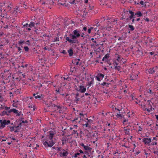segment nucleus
I'll use <instances>...</instances> for the list:
<instances>
[{"mask_svg": "<svg viewBox=\"0 0 158 158\" xmlns=\"http://www.w3.org/2000/svg\"><path fill=\"white\" fill-rule=\"evenodd\" d=\"M113 64H114V67H115V66H116V65L117 66V65L118 64V62L115 61H114V62Z\"/></svg>", "mask_w": 158, "mask_h": 158, "instance_id": "obj_58", "label": "nucleus"}, {"mask_svg": "<svg viewBox=\"0 0 158 158\" xmlns=\"http://www.w3.org/2000/svg\"><path fill=\"white\" fill-rule=\"evenodd\" d=\"M61 53H63L64 54H67V52L65 50H63L62 52H61Z\"/></svg>", "mask_w": 158, "mask_h": 158, "instance_id": "obj_64", "label": "nucleus"}, {"mask_svg": "<svg viewBox=\"0 0 158 158\" xmlns=\"http://www.w3.org/2000/svg\"><path fill=\"white\" fill-rule=\"evenodd\" d=\"M10 107H7V106H5L4 107V109H5V110H6V111H8V110H9V109H10Z\"/></svg>", "mask_w": 158, "mask_h": 158, "instance_id": "obj_46", "label": "nucleus"}, {"mask_svg": "<svg viewBox=\"0 0 158 158\" xmlns=\"http://www.w3.org/2000/svg\"><path fill=\"white\" fill-rule=\"evenodd\" d=\"M1 17H2V18H1V22L2 23H5V21L6 20L7 17V14H6V15H3L1 14Z\"/></svg>", "mask_w": 158, "mask_h": 158, "instance_id": "obj_7", "label": "nucleus"}, {"mask_svg": "<svg viewBox=\"0 0 158 158\" xmlns=\"http://www.w3.org/2000/svg\"><path fill=\"white\" fill-rule=\"evenodd\" d=\"M137 52L139 55L140 56H142L143 55V52L139 49L137 51Z\"/></svg>", "mask_w": 158, "mask_h": 158, "instance_id": "obj_29", "label": "nucleus"}, {"mask_svg": "<svg viewBox=\"0 0 158 158\" xmlns=\"http://www.w3.org/2000/svg\"><path fill=\"white\" fill-rule=\"evenodd\" d=\"M148 40H146L145 41V43L146 45H148L149 44L150 45H151L152 47V45H151V44L153 42V40L152 39H149L148 38H147Z\"/></svg>", "mask_w": 158, "mask_h": 158, "instance_id": "obj_8", "label": "nucleus"}, {"mask_svg": "<svg viewBox=\"0 0 158 158\" xmlns=\"http://www.w3.org/2000/svg\"><path fill=\"white\" fill-rule=\"evenodd\" d=\"M15 47L18 48V52H19V53L21 52L22 49L20 47H18L17 44L15 46Z\"/></svg>", "mask_w": 158, "mask_h": 158, "instance_id": "obj_28", "label": "nucleus"}, {"mask_svg": "<svg viewBox=\"0 0 158 158\" xmlns=\"http://www.w3.org/2000/svg\"><path fill=\"white\" fill-rule=\"evenodd\" d=\"M80 36H81L82 37H84V34L82 32H81V31H80Z\"/></svg>", "mask_w": 158, "mask_h": 158, "instance_id": "obj_60", "label": "nucleus"}, {"mask_svg": "<svg viewBox=\"0 0 158 158\" xmlns=\"http://www.w3.org/2000/svg\"><path fill=\"white\" fill-rule=\"evenodd\" d=\"M116 115L118 118H120L121 119L123 118V119H124V118L122 114H121L120 112H119V114H117V115Z\"/></svg>", "mask_w": 158, "mask_h": 158, "instance_id": "obj_18", "label": "nucleus"}, {"mask_svg": "<svg viewBox=\"0 0 158 158\" xmlns=\"http://www.w3.org/2000/svg\"><path fill=\"white\" fill-rule=\"evenodd\" d=\"M59 41V38L58 37H56V38H55L54 39L53 41L54 42H55L56 41Z\"/></svg>", "mask_w": 158, "mask_h": 158, "instance_id": "obj_55", "label": "nucleus"}, {"mask_svg": "<svg viewBox=\"0 0 158 158\" xmlns=\"http://www.w3.org/2000/svg\"><path fill=\"white\" fill-rule=\"evenodd\" d=\"M128 122V120L126 119H124L123 121V123L124 124H126L127 122Z\"/></svg>", "mask_w": 158, "mask_h": 158, "instance_id": "obj_48", "label": "nucleus"}, {"mask_svg": "<svg viewBox=\"0 0 158 158\" xmlns=\"http://www.w3.org/2000/svg\"><path fill=\"white\" fill-rule=\"evenodd\" d=\"M129 13L131 14V15L129 17V19L131 20L133 18H135V15L134 14V13L131 10H130L129 11Z\"/></svg>", "mask_w": 158, "mask_h": 158, "instance_id": "obj_12", "label": "nucleus"}, {"mask_svg": "<svg viewBox=\"0 0 158 158\" xmlns=\"http://www.w3.org/2000/svg\"><path fill=\"white\" fill-rule=\"evenodd\" d=\"M106 85H108V84L107 83H106L105 82H103V83L101 84V85H102V86H105Z\"/></svg>", "mask_w": 158, "mask_h": 158, "instance_id": "obj_54", "label": "nucleus"}, {"mask_svg": "<svg viewBox=\"0 0 158 158\" xmlns=\"http://www.w3.org/2000/svg\"><path fill=\"white\" fill-rule=\"evenodd\" d=\"M142 141L146 145H150V143L152 142V139L150 138H145L143 139Z\"/></svg>", "mask_w": 158, "mask_h": 158, "instance_id": "obj_5", "label": "nucleus"}, {"mask_svg": "<svg viewBox=\"0 0 158 158\" xmlns=\"http://www.w3.org/2000/svg\"><path fill=\"white\" fill-rule=\"evenodd\" d=\"M124 131H126L130 130V129L128 128L127 127H124Z\"/></svg>", "mask_w": 158, "mask_h": 158, "instance_id": "obj_49", "label": "nucleus"}, {"mask_svg": "<svg viewBox=\"0 0 158 158\" xmlns=\"http://www.w3.org/2000/svg\"><path fill=\"white\" fill-rule=\"evenodd\" d=\"M77 131L75 130H73V131L72 133V135H73V134H77Z\"/></svg>", "mask_w": 158, "mask_h": 158, "instance_id": "obj_53", "label": "nucleus"}, {"mask_svg": "<svg viewBox=\"0 0 158 158\" xmlns=\"http://www.w3.org/2000/svg\"><path fill=\"white\" fill-rule=\"evenodd\" d=\"M59 111V113L60 114H61L63 113V109L62 108V107H61V108H60V109H59V110H58Z\"/></svg>", "mask_w": 158, "mask_h": 158, "instance_id": "obj_39", "label": "nucleus"}, {"mask_svg": "<svg viewBox=\"0 0 158 158\" xmlns=\"http://www.w3.org/2000/svg\"><path fill=\"white\" fill-rule=\"evenodd\" d=\"M5 106L4 105H2L1 106V107H0V109L1 110L2 109H4V107Z\"/></svg>", "mask_w": 158, "mask_h": 158, "instance_id": "obj_61", "label": "nucleus"}, {"mask_svg": "<svg viewBox=\"0 0 158 158\" xmlns=\"http://www.w3.org/2000/svg\"><path fill=\"white\" fill-rule=\"evenodd\" d=\"M97 76H98V77H99L101 79L103 78L104 76V74L101 73H98Z\"/></svg>", "mask_w": 158, "mask_h": 158, "instance_id": "obj_25", "label": "nucleus"}, {"mask_svg": "<svg viewBox=\"0 0 158 158\" xmlns=\"http://www.w3.org/2000/svg\"><path fill=\"white\" fill-rule=\"evenodd\" d=\"M128 27L129 28V30L131 31H133L135 29V28L133 26L131 25H129Z\"/></svg>", "mask_w": 158, "mask_h": 158, "instance_id": "obj_21", "label": "nucleus"}, {"mask_svg": "<svg viewBox=\"0 0 158 158\" xmlns=\"http://www.w3.org/2000/svg\"><path fill=\"white\" fill-rule=\"evenodd\" d=\"M28 107L29 108H33V110L34 111L35 110V108L34 107V105H31L28 106Z\"/></svg>", "mask_w": 158, "mask_h": 158, "instance_id": "obj_44", "label": "nucleus"}, {"mask_svg": "<svg viewBox=\"0 0 158 158\" xmlns=\"http://www.w3.org/2000/svg\"><path fill=\"white\" fill-rule=\"evenodd\" d=\"M56 93H57V94H60V89L59 88L58 89H56Z\"/></svg>", "mask_w": 158, "mask_h": 158, "instance_id": "obj_63", "label": "nucleus"}, {"mask_svg": "<svg viewBox=\"0 0 158 158\" xmlns=\"http://www.w3.org/2000/svg\"><path fill=\"white\" fill-rule=\"evenodd\" d=\"M80 59H75L74 61L76 62V65L79 64V65H80L81 64V63H79V61H80Z\"/></svg>", "mask_w": 158, "mask_h": 158, "instance_id": "obj_22", "label": "nucleus"}, {"mask_svg": "<svg viewBox=\"0 0 158 158\" xmlns=\"http://www.w3.org/2000/svg\"><path fill=\"white\" fill-rule=\"evenodd\" d=\"M84 148L85 150L89 151H90L92 150V148L89 147L88 146H85Z\"/></svg>", "mask_w": 158, "mask_h": 158, "instance_id": "obj_20", "label": "nucleus"}, {"mask_svg": "<svg viewBox=\"0 0 158 158\" xmlns=\"http://www.w3.org/2000/svg\"><path fill=\"white\" fill-rule=\"evenodd\" d=\"M92 94L90 92H89L88 93H86L85 94V96H88V95H91Z\"/></svg>", "mask_w": 158, "mask_h": 158, "instance_id": "obj_50", "label": "nucleus"}, {"mask_svg": "<svg viewBox=\"0 0 158 158\" xmlns=\"http://www.w3.org/2000/svg\"><path fill=\"white\" fill-rule=\"evenodd\" d=\"M96 77L98 81H100L101 79L98 76H97Z\"/></svg>", "mask_w": 158, "mask_h": 158, "instance_id": "obj_59", "label": "nucleus"}, {"mask_svg": "<svg viewBox=\"0 0 158 158\" xmlns=\"http://www.w3.org/2000/svg\"><path fill=\"white\" fill-rule=\"evenodd\" d=\"M86 120L87 121V122L89 123H91L93 122V120L91 119H89L88 118H86Z\"/></svg>", "mask_w": 158, "mask_h": 158, "instance_id": "obj_51", "label": "nucleus"}, {"mask_svg": "<svg viewBox=\"0 0 158 158\" xmlns=\"http://www.w3.org/2000/svg\"><path fill=\"white\" fill-rule=\"evenodd\" d=\"M94 38L95 39V40L94 41V42L95 44H96L97 41L98 40L97 38L96 37V35H94Z\"/></svg>", "mask_w": 158, "mask_h": 158, "instance_id": "obj_47", "label": "nucleus"}, {"mask_svg": "<svg viewBox=\"0 0 158 158\" xmlns=\"http://www.w3.org/2000/svg\"><path fill=\"white\" fill-rule=\"evenodd\" d=\"M35 23L33 22H31L28 25V27L30 28H31L34 26Z\"/></svg>", "mask_w": 158, "mask_h": 158, "instance_id": "obj_19", "label": "nucleus"}, {"mask_svg": "<svg viewBox=\"0 0 158 158\" xmlns=\"http://www.w3.org/2000/svg\"><path fill=\"white\" fill-rule=\"evenodd\" d=\"M128 11L126 10V11L124 12V13H123L122 14V19H124L126 18V15H128Z\"/></svg>", "mask_w": 158, "mask_h": 158, "instance_id": "obj_17", "label": "nucleus"}, {"mask_svg": "<svg viewBox=\"0 0 158 158\" xmlns=\"http://www.w3.org/2000/svg\"><path fill=\"white\" fill-rule=\"evenodd\" d=\"M24 48L26 52H28L29 51V49L27 46L24 47Z\"/></svg>", "mask_w": 158, "mask_h": 158, "instance_id": "obj_42", "label": "nucleus"}, {"mask_svg": "<svg viewBox=\"0 0 158 158\" xmlns=\"http://www.w3.org/2000/svg\"><path fill=\"white\" fill-rule=\"evenodd\" d=\"M109 56V54L108 53L106 54L105 56H104L105 58L107 60Z\"/></svg>", "mask_w": 158, "mask_h": 158, "instance_id": "obj_41", "label": "nucleus"}, {"mask_svg": "<svg viewBox=\"0 0 158 158\" xmlns=\"http://www.w3.org/2000/svg\"><path fill=\"white\" fill-rule=\"evenodd\" d=\"M23 118H21L20 119V120L22 122V123H28V121L27 120H26L25 121H24L23 120Z\"/></svg>", "mask_w": 158, "mask_h": 158, "instance_id": "obj_35", "label": "nucleus"}, {"mask_svg": "<svg viewBox=\"0 0 158 158\" xmlns=\"http://www.w3.org/2000/svg\"><path fill=\"white\" fill-rule=\"evenodd\" d=\"M18 110H16V109L15 108L12 109H10L8 110V112H10V113L11 112H13L15 114H16L18 113Z\"/></svg>", "mask_w": 158, "mask_h": 158, "instance_id": "obj_15", "label": "nucleus"}, {"mask_svg": "<svg viewBox=\"0 0 158 158\" xmlns=\"http://www.w3.org/2000/svg\"><path fill=\"white\" fill-rule=\"evenodd\" d=\"M10 130L11 131H12L14 130V127H10Z\"/></svg>", "mask_w": 158, "mask_h": 158, "instance_id": "obj_62", "label": "nucleus"}, {"mask_svg": "<svg viewBox=\"0 0 158 158\" xmlns=\"http://www.w3.org/2000/svg\"><path fill=\"white\" fill-rule=\"evenodd\" d=\"M147 102H148L147 106L144 105V107L143 109L144 110H147L148 112H150L152 110V106L151 104H153V103L150 100H148Z\"/></svg>", "mask_w": 158, "mask_h": 158, "instance_id": "obj_3", "label": "nucleus"}, {"mask_svg": "<svg viewBox=\"0 0 158 158\" xmlns=\"http://www.w3.org/2000/svg\"><path fill=\"white\" fill-rule=\"evenodd\" d=\"M112 19H113L109 18L107 19V20H109V21H108V22H109L110 23H112Z\"/></svg>", "mask_w": 158, "mask_h": 158, "instance_id": "obj_52", "label": "nucleus"}, {"mask_svg": "<svg viewBox=\"0 0 158 158\" xmlns=\"http://www.w3.org/2000/svg\"><path fill=\"white\" fill-rule=\"evenodd\" d=\"M91 80L89 81L88 82V84L89 86H91V85L93 84L94 82V80L93 78H92Z\"/></svg>", "mask_w": 158, "mask_h": 158, "instance_id": "obj_23", "label": "nucleus"}, {"mask_svg": "<svg viewBox=\"0 0 158 158\" xmlns=\"http://www.w3.org/2000/svg\"><path fill=\"white\" fill-rule=\"evenodd\" d=\"M114 69L116 70H117L118 71H119L121 70V67L119 66H115L114 67Z\"/></svg>", "mask_w": 158, "mask_h": 158, "instance_id": "obj_24", "label": "nucleus"}, {"mask_svg": "<svg viewBox=\"0 0 158 158\" xmlns=\"http://www.w3.org/2000/svg\"><path fill=\"white\" fill-rule=\"evenodd\" d=\"M129 131L130 130L126 131L124 132L125 134L127 135H130V132Z\"/></svg>", "mask_w": 158, "mask_h": 158, "instance_id": "obj_40", "label": "nucleus"}, {"mask_svg": "<svg viewBox=\"0 0 158 158\" xmlns=\"http://www.w3.org/2000/svg\"><path fill=\"white\" fill-rule=\"evenodd\" d=\"M54 134L50 133L49 135H47L46 141H43V143L46 147H52L55 143V142L53 140Z\"/></svg>", "mask_w": 158, "mask_h": 158, "instance_id": "obj_2", "label": "nucleus"}, {"mask_svg": "<svg viewBox=\"0 0 158 158\" xmlns=\"http://www.w3.org/2000/svg\"><path fill=\"white\" fill-rule=\"evenodd\" d=\"M62 150L64 152H60V156L61 157L66 156L68 154V152L64 149H63Z\"/></svg>", "mask_w": 158, "mask_h": 158, "instance_id": "obj_9", "label": "nucleus"}, {"mask_svg": "<svg viewBox=\"0 0 158 158\" xmlns=\"http://www.w3.org/2000/svg\"><path fill=\"white\" fill-rule=\"evenodd\" d=\"M138 77V75L137 74H132L130 76L131 79L132 80H135L137 79Z\"/></svg>", "mask_w": 158, "mask_h": 158, "instance_id": "obj_10", "label": "nucleus"}, {"mask_svg": "<svg viewBox=\"0 0 158 158\" xmlns=\"http://www.w3.org/2000/svg\"><path fill=\"white\" fill-rule=\"evenodd\" d=\"M2 94L0 93V101H2L3 98L2 97Z\"/></svg>", "mask_w": 158, "mask_h": 158, "instance_id": "obj_57", "label": "nucleus"}, {"mask_svg": "<svg viewBox=\"0 0 158 158\" xmlns=\"http://www.w3.org/2000/svg\"><path fill=\"white\" fill-rule=\"evenodd\" d=\"M81 31L76 29L73 31L72 34L69 35V37H67L65 35L64 38L65 40L69 43L73 44L79 43V41L77 38L80 36V33Z\"/></svg>", "mask_w": 158, "mask_h": 158, "instance_id": "obj_1", "label": "nucleus"}, {"mask_svg": "<svg viewBox=\"0 0 158 158\" xmlns=\"http://www.w3.org/2000/svg\"><path fill=\"white\" fill-rule=\"evenodd\" d=\"M79 91L81 93H84L86 90V88L83 85H80L79 87Z\"/></svg>", "mask_w": 158, "mask_h": 158, "instance_id": "obj_11", "label": "nucleus"}, {"mask_svg": "<svg viewBox=\"0 0 158 158\" xmlns=\"http://www.w3.org/2000/svg\"><path fill=\"white\" fill-rule=\"evenodd\" d=\"M85 125L86 127H88L89 128H90V126L89 125V123L88 122L86 123L85 124H82L83 126H84Z\"/></svg>", "mask_w": 158, "mask_h": 158, "instance_id": "obj_31", "label": "nucleus"}, {"mask_svg": "<svg viewBox=\"0 0 158 158\" xmlns=\"http://www.w3.org/2000/svg\"><path fill=\"white\" fill-rule=\"evenodd\" d=\"M24 41L20 40L19 41H18V44L19 46L21 45L24 43Z\"/></svg>", "mask_w": 158, "mask_h": 158, "instance_id": "obj_30", "label": "nucleus"}, {"mask_svg": "<svg viewBox=\"0 0 158 158\" xmlns=\"http://www.w3.org/2000/svg\"><path fill=\"white\" fill-rule=\"evenodd\" d=\"M33 96L35 97L36 99L40 98L42 97V95H38V93L37 92L36 94H33Z\"/></svg>", "mask_w": 158, "mask_h": 158, "instance_id": "obj_14", "label": "nucleus"}, {"mask_svg": "<svg viewBox=\"0 0 158 158\" xmlns=\"http://www.w3.org/2000/svg\"><path fill=\"white\" fill-rule=\"evenodd\" d=\"M97 21V23L96 24H95L94 25V26H96L97 27H98L100 26V24L99 23V22L98 21V20H96Z\"/></svg>", "mask_w": 158, "mask_h": 158, "instance_id": "obj_38", "label": "nucleus"}, {"mask_svg": "<svg viewBox=\"0 0 158 158\" xmlns=\"http://www.w3.org/2000/svg\"><path fill=\"white\" fill-rule=\"evenodd\" d=\"M157 144V143L156 142H152L151 144H150V145H156Z\"/></svg>", "mask_w": 158, "mask_h": 158, "instance_id": "obj_56", "label": "nucleus"}, {"mask_svg": "<svg viewBox=\"0 0 158 158\" xmlns=\"http://www.w3.org/2000/svg\"><path fill=\"white\" fill-rule=\"evenodd\" d=\"M135 15H137L138 17H140L142 15V14L140 11H138L135 14Z\"/></svg>", "mask_w": 158, "mask_h": 158, "instance_id": "obj_27", "label": "nucleus"}, {"mask_svg": "<svg viewBox=\"0 0 158 158\" xmlns=\"http://www.w3.org/2000/svg\"><path fill=\"white\" fill-rule=\"evenodd\" d=\"M75 99L74 100V102H76L77 103V102L79 100V98L77 97H75Z\"/></svg>", "mask_w": 158, "mask_h": 158, "instance_id": "obj_34", "label": "nucleus"}, {"mask_svg": "<svg viewBox=\"0 0 158 158\" xmlns=\"http://www.w3.org/2000/svg\"><path fill=\"white\" fill-rule=\"evenodd\" d=\"M68 52L69 53V56H72L73 54V48H70L68 50Z\"/></svg>", "mask_w": 158, "mask_h": 158, "instance_id": "obj_16", "label": "nucleus"}, {"mask_svg": "<svg viewBox=\"0 0 158 158\" xmlns=\"http://www.w3.org/2000/svg\"><path fill=\"white\" fill-rule=\"evenodd\" d=\"M118 20L117 19H113L112 23L115 25L117 23Z\"/></svg>", "mask_w": 158, "mask_h": 158, "instance_id": "obj_26", "label": "nucleus"}, {"mask_svg": "<svg viewBox=\"0 0 158 158\" xmlns=\"http://www.w3.org/2000/svg\"><path fill=\"white\" fill-rule=\"evenodd\" d=\"M54 107H56L57 108V110H58L59 109H60V108H61L62 107L61 106H60L58 105H54Z\"/></svg>", "mask_w": 158, "mask_h": 158, "instance_id": "obj_45", "label": "nucleus"}, {"mask_svg": "<svg viewBox=\"0 0 158 158\" xmlns=\"http://www.w3.org/2000/svg\"><path fill=\"white\" fill-rule=\"evenodd\" d=\"M28 24L27 23H26V24H25L24 25H23V27H26V28L29 31H30L31 30V29L30 28H28Z\"/></svg>", "mask_w": 158, "mask_h": 158, "instance_id": "obj_33", "label": "nucleus"}, {"mask_svg": "<svg viewBox=\"0 0 158 158\" xmlns=\"http://www.w3.org/2000/svg\"><path fill=\"white\" fill-rule=\"evenodd\" d=\"M155 86H156V87L155 88V89H156L157 90H158V82H156L154 84Z\"/></svg>", "mask_w": 158, "mask_h": 158, "instance_id": "obj_36", "label": "nucleus"}, {"mask_svg": "<svg viewBox=\"0 0 158 158\" xmlns=\"http://www.w3.org/2000/svg\"><path fill=\"white\" fill-rule=\"evenodd\" d=\"M158 69V67L156 66L153 68H150L148 70V72L150 74H152L156 72Z\"/></svg>", "mask_w": 158, "mask_h": 158, "instance_id": "obj_6", "label": "nucleus"}, {"mask_svg": "<svg viewBox=\"0 0 158 158\" xmlns=\"http://www.w3.org/2000/svg\"><path fill=\"white\" fill-rule=\"evenodd\" d=\"M80 154V153L78 152L75 153L74 154V157L75 158H76L78 156H79Z\"/></svg>", "mask_w": 158, "mask_h": 158, "instance_id": "obj_43", "label": "nucleus"}, {"mask_svg": "<svg viewBox=\"0 0 158 158\" xmlns=\"http://www.w3.org/2000/svg\"><path fill=\"white\" fill-rule=\"evenodd\" d=\"M19 10H18V7H17L15 8H14L13 12H15V13H16L18 12V11Z\"/></svg>", "mask_w": 158, "mask_h": 158, "instance_id": "obj_37", "label": "nucleus"}, {"mask_svg": "<svg viewBox=\"0 0 158 158\" xmlns=\"http://www.w3.org/2000/svg\"><path fill=\"white\" fill-rule=\"evenodd\" d=\"M9 114L10 112H8V111L4 110L0 114V115L1 116H4L5 115L8 116L9 115Z\"/></svg>", "mask_w": 158, "mask_h": 158, "instance_id": "obj_13", "label": "nucleus"}, {"mask_svg": "<svg viewBox=\"0 0 158 158\" xmlns=\"http://www.w3.org/2000/svg\"><path fill=\"white\" fill-rule=\"evenodd\" d=\"M68 140V138H67L66 137H63V138L61 140V141L62 142H66V141H67Z\"/></svg>", "mask_w": 158, "mask_h": 158, "instance_id": "obj_32", "label": "nucleus"}, {"mask_svg": "<svg viewBox=\"0 0 158 158\" xmlns=\"http://www.w3.org/2000/svg\"><path fill=\"white\" fill-rule=\"evenodd\" d=\"M10 123V121L9 120H0V129L4 128L6 125H7L9 124Z\"/></svg>", "mask_w": 158, "mask_h": 158, "instance_id": "obj_4", "label": "nucleus"}]
</instances>
